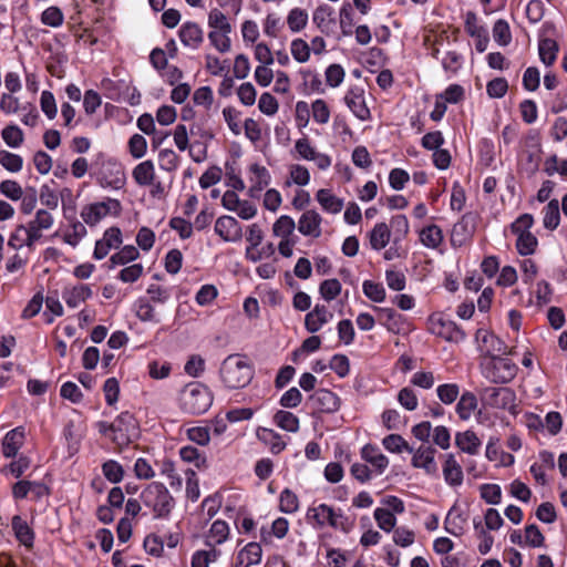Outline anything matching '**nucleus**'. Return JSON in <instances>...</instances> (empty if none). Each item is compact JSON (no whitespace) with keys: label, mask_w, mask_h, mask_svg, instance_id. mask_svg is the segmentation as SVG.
I'll use <instances>...</instances> for the list:
<instances>
[{"label":"nucleus","mask_w":567,"mask_h":567,"mask_svg":"<svg viewBox=\"0 0 567 567\" xmlns=\"http://www.w3.org/2000/svg\"><path fill=\"white\" fill-rule=\"evenodd\" d=\"M219 375L227 389H241L248 385L252 380L254 368L246 357L241 354H230L223 361Z\"/></svg>","instance_id":"1"},{"label":"nucleus","mask_w":567,"mask_h":567,"mask_svg":"<svg viewBox=\"0 0 567 567\" xmlns=\"http://www.w3.org/2000/svg\"><path fill=\"white\" fill-rule=\"evenodd\" d=\"M480 370L482 375L491 383L505 384L515 378L518 368L504 355H482Z\"/></svg>","instance_id":"2"},{"label":"nucleus","mask_w":567,"mask_h":567,"mask_svg":"<svg viewBox=\"0 0 567 567\" xmlns=\"http://www.w3.org/2000/svg\"><path fill=\"white\" fill-rule=\"evenodd\" d=\"M213 403V396L209 390L200 383H190L186 385L181 395V404L185 412L189 414H203Z\"/></svg>","instance_id":"3"},{"label":"nucleus","mask_w":567,"mask_h":567,"mask_svg":"<svg viewBox=\"0 0 567 567\" xmlns=\"http://www.w3.org/2000/svg\"><path fill=\"white\" fill-rule=\"evenodd\" d=\"M307 519L319 528L328 525L344 533H348L351 528L348 518L340 511L336 512L333 507L327 504H319L308 508Z\"/></svg>","instance_id":"4"},{"label":"nucleus","mask_w":567,"mask_h":567,"mask_svg":"<svg viewBox=\"0 0 567 567\" xmlns=\"http://www.w3.org/2000/svg\"><path fill=\"white\" fill-rule=\"evenodd\" d=\"M145 506L151 507L155 518L167 517L174 506V499L161 483H152L142 494Z\"/></svg>","instance_id":"5"},{"label":"nucleus","mask_w":567,"mask_h":567,"mask_svg":"<svg viewBox=\"0 0 567 567\" xmlns=\"http://www.w3.org/2000/svg\"><path fill=\"white\" fill-rule=\"evenodd\" d=\"M140 436V429L136 419L130 412H122L112 422L111 440L120 449L127 446Z\"/></svg>","instance_id":"6"},{"label":"nucleus","mask_w":567,"mask_h":567,"mask_svg":"<svg viewBox=\"0 0 567 567\" xmlns=\"http://www.w3.org/2000/svg\"><path fill=\"white\" fill-rule=\"evenodd\" d=\"M481 399L489 408L516 413V394L509 388L486 386L481 392Z\"/></svg>","instance_id":"7"},{"label":"nucleus","mask_w":567,"mask_h":567,"mask_svg":"<svg viewBox=\"0 0 567 567\" xmlns=\"http://www.w3.org/2000/svg\"><path fill=\"white\" fill-rule=\"evenodd\" d=\"M429 331L450 342H462L465 332L452 320L445 319L441 313H433L429 318Z\"/></svg>","instance_id":"8"},{"label":"nucleus","mask_w":567,"mask_h":567,"mask_svg":"<svg viewBox=\"0 0 567 567\" xmlns=\"http://www.w3.org/2000/svg\"><path fill=\"white\" fill-rule=\"evenodd\" d=\"M120 203L116 199L107 202L94 203L85 206L81 212V217L85 224L90 226L96 225L102 218L107 216L112 210H117Z\"/></svg>","instance_id":"9"},{"label":"nucleus","mask_w":567,"mask_h":567,"mask_svg":"<svg viewBox=\"0 0 567 567\" xmlns=\"http://www.w3.org/2000/svg\"><path fill=\"white\" fill-rule=\"evenodd\" d=\"M344 102L353 115L360 121H367L370 118L371 113L367 106L364 90L362 87H350L344 95Z\"/></svg>","instance_id":"10"},{"label":"nucleus","mask_w":567,"mask_h":567,"mask_svg":"<svg viewBox=\"0 0 567 567\" xmlns=\"http://www.w3.org/2000/svg\"><path fill=\"white\" fill-rule=\"evenodd\" d=\"M411 464L415 468H422L426 474L435 475L437 465L435 462L436 450L431 445H421L416 450L413 449Z\"/></svg>","instance_id":"11"},{"label":"nucleus","mask_w":567,"mask_h":567,"mask_svg":"<svg viewBox=\"0 0 567 567\" xmlns=\"http://www.w3.org/2000/svg\"><path fill=\"white\" fill-rule=\"evenodd\" d=\"M311 406L320 413H334L340 408L339 396L330 390L319 389L310 396Z\"/></svg>","instance_id":"12"},{"label":"nucleus","mask_w":567,"mask_h":567,"mask_svg":"<svg viewBox=\"0 0 567 567\" xmlns=\"http://www.w3.org/2000/svg\"><path fill=\"white\" fill-rule=\"evenodd\" d=\"M214 230L225 241L236 243L243 237L240 224L227 215L217 218Z\"/></svg>","instance_id":"13"},{"label":"nucleus","mask_w":567,"mask_h":567,"mask_svg":"<svg viewBox=\"0 0 567 567\" xmlns=\"http://www.w3.org/2000/svg\"><path fill=\"white\" fill-rule=\"evenodd\" d=\"M122 244V233L117 227H111L105 230L103 238L95 244L93 256L95 259H103L112 248H117Z\"/></svg>","instance_id":"14"},{"label":"nucleus","mask_w":567,"mask_h":567,"mask_svg":"<svg viewBox=\"0 0 567 567\" xmlns=\"http://www.w3.org/2000/svg\"><path fill=\"white\" fill-rule=\"evenodd\" d=\"M442 472L447 485L452 487L462 485L464 481L463 468L455 454L447 453L444 455Z\"/></svg>","instance_id":"15"},{"label":"nucleus","mask_w":567,"mask_h":567,"mask_svg":"<svg viewBox=\"0 0 567 567\" xmlns=\"http://www.w3.org/2000/svg\"><path fill=\"white\" fill-rule=\"evenodd\" d=\"M250 172V187L248 189V195L251 198H258L260 193L269 185L270 183V174L268 169L258 164H252L249 167Z\"/></svg>","instance_id":"16"},{"label":"nucleus","mask_w":567,"mask_h":567,"mask_svg":"<svg viewBox=\"0 0 567 567\" xmlns=\"http://www.w3.org/2000/svg\"><path fill=\"white\" fill-rule=\"evenodd\" d=\"M476 339L481 340L485 346V353L483 355H498L503 357L509 353L507 346L503 340L486 330H477Z\"/></svg>","instance_id":"17"},{"label":"nucleus","mask_w":567,"mask_h":567,"mask_svg":"<svg viewBox=\"0 0 567 567\" xmlns=\"http://www.w3.org/2000/svg\"><path fill=\"white\" fill-rule=\"evenodd\" d=\"M25 432L22 426L9 431L2 440V454L4 457H13L24 443Z\"/></svg>","instance_id":"18"},{"label":"nucleus","mask_w":567,"mask_h":567,"mask_svg":"<svg viewBox=\"0 0 567 567\" xmlns=\"http://www.w3.org/2000/svg\"><path fill=\"white\" fill-rule=\"evenodd\" d=\"M332 317L333 315L326 306L316 305L315 308L306 315L305 327L309 332L315 333L319 331Z\"/></svg>","instance_id":"19"},{"label":"nucleus","mask_w":567,"mask_h":567,"mask_svg":"<svg viewBox=\"0 0 567 567\" xmlns=\"http://www.w3.org/2000/svg\"><path fill=\"white\" fill-rule=\"evenodd\" d=\"M322 218L316 210L305 212L298 221V230L303 236H312L318 238L321 235Z\"/></svg>","instance_id":"20"},{"label":"nucleus","mask_w":567,"mask_h":567,"mask_svg":"<svg viewBox=\"0 0 567 567\" xmlns=\"http://www.w3.org/2000/svg\"><path fill=\"white\" fill-rule=\"evenodd\" d=\"M38 240L33 237L32 233L28 229L27 225H20L11 233L8 246L14 250L28 248L32 250Z\"/></svg>","instance_id":"21"},{"label":"nucleus","mask_w":567,"mask_h":567,"mask_svg":"<svg viewBox=\"0 0 567 567\" xmlns=\"http://www.w3.org/2000/svg\"><path fill=\"white\" fill-rule=\"evenodd\" d=\"M54 224L52 214L45 209H39L33 219L25 225L33 237L39 241L43 230H49Z\"/></svg>","instance_id":"22"},{"label":"nucleus","mask_w":567,"mask_h":567,"mask_svg":"<svg viewBox=\"0 0 567 567\" xmlns=\"http://www.w3.org/2000/svg\"><path fill=\"white\" fill-rule=\"evenodd\" d=\"M262 549L258 543L247 544L237 555L235 567H251L261 561Z\"/></svg>","instance_id":"23"},{"label":"nucleus","mask_w":567,"mask_h":567,"mask_svg":"<svg viewBox=\"0 0 567 567\" xmlns=\"http://www.w3.org/2000/svg\"><path fill=\"white\" fill-rule=\"evenodd\" d=\"M92 289L87 285H76L64 288L62 298L70 308H76L92 296Z\"/></svg>","instance_id":"24"},{"label":"nucleus","mask_w":567,"mask_h":567,"mask_svg":"<svg viewBox=\"0 0 567 567\" xmlns=\"http://www.w3.org/2000/svg\"><path fill=\"white\" fill-rule=\"evenodd\" d=\"M257 437L260 442L268 446L272 454L281 453L287 446V442L284 440L282 435L272 429H258Z\"/></svg>","instance_id":"25"},{"label":"nucleus","mask_w":567,"mask_h":567,"mask_svg":"<svg viewBox=\"0 0 567 567\" xmlns=\"http://www.w3.org/2000/svg\"><path fill=\"white\" fill-rule=\"evenodd\" d=\"M455 445L466 454L476 455L480 452L482 442L474 431L466 430L455 434Z\"/></svg>","instance_id":"26"},{"label":"nucleus","mask_w":567,"mask_h":567,"mask_svg":"<svg viewBox=\"0 0 567 567\" xmlns=\"http://www.w3.org/2000/svg\"><path fill=\"white\" fill-rule=\"evenodd\" d=\"M179 39L185 47L197 49L204 40L203 30L194 22H186L179 29Z\"/></svg>","instance_id":"27"},{"label":"nucleus","mask_w":567,"mask_h":567,"mask_svg":"<svg viewBox=\"0 0 567 567\" xmlns=\"http://www.w3.org/2000/svg\"><path fill=\"white\" fill-rule=\"evenodd\" d=\"M132 176L138 186H151L155 181V166L151 159H146L137 164L133 171Z\"/></svg>","instance_id":"28"},{"label":"nucleus","mask_w":567,"mask_h":567,"mask_svg":"<svg viewBox=\"0 0 567 567\" xmlns=\"http://www.w3.org/2000/svg\"><path fill=\"white\" fill-rule=\"evenodd\" d=\"M361 456L375 468L377 474H382L389 465L388 457L378 447L372 445H365L361 450Z\"/></svg>","instance_id":"29"},{"label":"nucleus","mask_w":567,"mask_h":567,"mask_svg":"<svg viewBox=\"0 0 567 567\" xmlns=\"http://www.w3.org/2000/svg\"><path fill=\"white\" fill-rule=\"evenodd\" d=\"M478 402L476 395L471 391H465L461 394L455 411L462 421H467L472 417L477 409Z\"/></svg>","instance_id":"30"},{"label":"nucleus","mask_w":567,"mask_h":567,"mask_svg":"<svg viewBox=\"0 0 567 567\" xmlns=\"http://www.w3.org/2000/svg\"><path fill=\"white\" fill-rule=\"evenodd\" d=\"M391 238L390 227L385 223H378L370 231L369 239L372 249L381 250L386 247Z\"/></svg>","instance_id":"31"},{"label":"nucleus","mask_w":567,"mask_h":567,"mask_svg":"<svg viewBox=\"0 0 567 567\" xmlns=\"http://www.w3.org/2000/svg\"><path fill=\"white\" fill-rule=\"evenodd\" d=\"M316 198L321 207L330 214H338L343 208V200L334 196L329 189H319Z\"/></svg>","instance_id":"32"},{"label":"nucleus","mask_w":567,"mask_h":567,"mask_svg":"<svg viewBox=\"0 0 567 567\" xmlns=\"http://www.w3.org/2000/svg\"><path fill=\"white\" fill-rule=\"evenodd\" d=\"M11 524L17 539L24 546L31 547L33 545L34 534L28 523L19 515H16L12 517Z\"/></svg>","instance_id":"33"},{"label":"nucleus","mask_w":567,"mask_h":567,"mask_svg":"<svg viewBox=\"0 0 567 567\" xmlns=\"http://www.w3.org/2000/svg\"><path fill=\"white\" fill-rule=\"evenodd\" d=\"M274 423L284 431L297 433L300 427L299 419L291 412L279 410L274 415Z\"/></svg>","instance_id":"34"},{"label":"nucleus","mask_w":567,"mask_h":567,"mask_svg":"<svg viewBox=\"0 0 567 567\" xmlns=\"http://www.w3.org/2000/svg\"><path fill=\"white\" fill-rule=\"evenodd\" d=\"M421 243L427 248H437L443 241V234L439 226L430 225L420 233Z\"/></svg>","instance_id":"35"},{"label":"nucleus","mask_w":567,"mask_h":567,"mask_svg":"<svg viewBox=\"0 0 567 567\" xmlns=\"http://www.w3.org/2000/svg\"><path fill=\"white\" fill-rule=\"evenodd\" d=\"M538 52L542 62L545 65L549 66L556 60L558 45L555 40L546 38L539 41Z\"/></svg>","instance_id":"36"},{"label":"nucleus","mask_w":567,"mask_h":567,"mask_svg":"<svg viewBox=\"0 0 567 567\" xmlns=\"http://www.w3.org/2000/svg\"><path fill=\"white\" fill-rule=\"evenodd\" d=\"M559 221V204L557 199H553L544 208L543 224L545 228L554 230L558 227Z\"/></svg>","instance_id":"37"},{"label":"nucleus","mask_w":567,"mask_h":567,"mask_svg":"<svg viewBox=\"0 0 567 567\" xmlns=\"http://www.w3.org/2000/svg\"><path fill=\"white\" fill-rule=\"evenodd\" d=\"M229 535V527L224 520H215L212 524L209 533L207 535V542L209 545H219L224 543Z\"/></svg>","instance_id":"38"},{"label":"nucleus","mask_w":567,"mask_h":567,"mask_svg":"<svg viewBox=\"0 0 567 567\" xmlns=\"http://www.w3.org/2000/svg\"><path fill=\"white\" fill-rule=\"evenodd\" d=\"M439 400L446 405L454 403L460 396V386L456 383H443L436 388Z\"/></svg>","instance_id":"39"},{"label":"nucleus","mask_w":567,"mask_h":567,"mask_svg":"<svg viewBox=\"0 0 567 567\" xmlns=\"http://www.w3.org/2000/svg\"><path fill=\"white\" fill-rule=\"evenodd\" d=\"M537 246V238L530 233L517 234L516 248L519 255L528 256L534 254Z\"/></svg>","instance_id":"40"},{"label":"nucleus","mask_w":567,"mask_h":567,"mask_svg":"<svg viewBox=\"0 0 567 567\" xmlns=\"http://www.w3.org/2000/svg\"><path fill=\"white\" fill-rule=\"evenodd\" d=\"M140 256V252L137 248H135L132 245L123 247L118 252L114 254L110 258L111 266H123L127 262H131L135 259H137Z\"/></svg>","instance_id":"41"},{"label":"nucleus","mask_w":567,"mask_h":567,"mask_svg":"<svg viewBox=\"0 0 567 567\" xmlns=\"http://www.w3.org/2000/svg\"><path fill=\"white\" fill-rule=\"evenodd\" d=\"M383 446L392 453H401L402 451H406L409 453L413 452V447H411L408 442L399 434H390L382 440Z\"/></svg>","instance_id":"42"},{"label":"nucleus","mask_w":567,"mask_h":567,"mask_svg":"<svg viewBox=\"0 0 567 567\" xmlns=\"http://www.w3.org/2000/svg\"><path fill=\"white\" fill-rule=\"evenodd\" d=\"M312 20L322 32H328L333 22L331 8L328 6L319 7L313 12Z\"/></svg>","instance_id":"43"},{"label":"nucleus","mask_w":567,"mask_h":567,"mask_svg":"<svg viewBox=\"0 0 567 567\" xmlns=\"http://www.w3.org/2000/svg\"><path fill=\"white\" fill-rule=\"evenodd\" d=\"M0 164L11 173H18L22 169L23 159L20 155L9 151H0Z\"/></svg>","instance_id":"44"},{"label":"nucleus","mask_w":567,"mask_h":567,"mask_svg":"<svg viewBox=\"0 0 567 567\" xmlns=\"http://www.w3.org/2000/svg\"><path fill=\"white\" fill-rule=\"evenodd\" d=\"M208 25L213 31L231 32V25L227 17L216 8L210 10L208 14Z\"/></svg>","instance_id":"45"},{"label":"nucleus","mask_w":567,"mask_h":567,"mask_svg":"<svg viewBox=\"0 0 567 567\" xmlns=\"http://www.w3.org/2000/svg\"><path fill=\"white\" fill-rule=\"evenodd\" d=\"M296 227L295 220L289 216H280L272 226V233L282 239L288 238Z\"/></svg>","instance_id":"46"},{"label":"nucleus","mask_w":567,"mask_h":567,"mask_svg":"<svg viewBox=\"0 0 567 567\" xmlns=\"http://www.w3.org/2000/svg\"><path fill=\"white\" fill-rule=\"evenodd\" d=\"M462 515L452 508L444 520V528L447 533L454 536H458L463 532L462 523H464Z\"/></svg>","instance_id":"47"},{"label":"nucleus","mask_w":567,"mask_h":567,"mask_svg":"<svg viewBox=\"0 0 567 567\" xmlns=\"http://www.w3.org/2000/svg\"><path fill=\"white\" fill-rule=\"evenodd\" d=\"M362 289L365 297L374 302H382L385 299V289L379 282L365 280L362 285Z\"/></svg>","instance_id":"48"},{"label":"nucleus","mask_w":567,"mask_h":567,"mask_svg":"<svg viewBox=\"0 0 567 567\" xmlns=\"http://www.w3.org/2000/svg\"><path fill=\"white\" fill-rule=\"evenodd\" d=\"M1 136L6 144L10 147H19L23 143V132L17 125H8L2 132Z\"/></svg>","instance_id":"49"},{"label":"nucleus","mask_w":567,"mask_h":567,"mask_svg":"<svg viewBox=\"0 0 567 567\" xmlns=\"http://www.w3.org/2000/svg\"><path fill=\"white\" fill-rule=\"evenodd\" d=\"M291 55L299 63H305L310 59V45L302 39H295L290 45Z\"/></svg>","instance_id":"50"},{"label":"nucleus","mask_w":567,"mask_h":567,"mask_svg":"<svg viewBox=\"0 0 567 567\" xmlns=\"http://www.w3.org/2000/svg\"><path fill=\"white\" fill-rule=\"evenodd\" d=\"M319 292L326 301H331L340 295L341 284L338 279H326L320 284Z\"/></svg>","instance_id":"51"},{"label":"nucleus","mask_w":567,"mask_h":567,"mask_svg":"<svg viewBox=\"0 0 567 567\" xmlns=\"http://www.w3.org/2000/svg\"><path fill=\"white\" fill-rule=\"evenodd\" d=\"M374 518L378 526L386 533L391 532L396 524L393 513L385 508H377L374 511Z\"/></svg>","instance_id":"52"},{"label":"nucleus","mask_w":567,"mask_h":567,"mask_svg":"<svg viewBox=\"0 0 567 567\" xmlns=\"http://www.w3.org/2000/svg\"><path fill=\"white\" fill-rule=\"evenodd\" d=\"M279 507L281 512L287 514L297 512L299 508L297 495L288 488L282 491L279 497Z\"/></svg>","instance_id":"53"},{"label":"nucleus","mask_w":567,"mask_h":567,"mask_svg":"<svg viewBox=\"0 0 567 567\" xmlns=\"http://www.w3.org/2000/svg\"><path fill=\"white\" fill-rule=\"evenodd\" d=\"M158 162L163 171L174 172L178 167V155L171 148H164L158 153Z\"/></svg>","instance_id":"54"},{"label":"nucleus","mask_w":567,"mask_h":567,"mask_svg":"<svg viewBox=\"0 0 567 567\" xmlns=\"http://www.w3.org/2000/svg\"><path fill=\"white\" fill-rule=\"evenodd\" d=\"M308 21V14L299 8L292 9L287 18L288 27L291 31L298 32L303 29Z\"/></svg>","instance_id":"55"},{"label":"nucleus","mask_w":567,"mask_h":567,"mask_svg":"<svg viewBox=\"0 0 567 567\" xmlns=\"http://www.w3.org/2000/svg\"><path fill=\"white\" fill-rule=\"evenodd\" d=\"M493 38L499 45H507L511 40L509 25L505 20H497L493 27Z\"/></svg>","instance_id":"56"},{"label":"nucleus","mask_w":567,"mask_h":567,"mask_svg":"<svg viewBox=\"0 0 567 567\" xmlns=\"http://www.w3.org/2000/svg\"><path fill=\"white\" fill-rule=\"evenodd\" d=\"M104 476L112 483H118L123 480L124 470L116 461L110 460L102 465Z\"/></svg>","instance_id":"57"},{"label":"nucleus","mask_w":567,"mask_h":567,"mask_svg":"<svg viewBox=\"0 0 567 567\" xmlns=\"http://www.w3.org/2000/svg\"><path fill=\"white\" fill-rule=\"evenodd\" d=\"M0 193L11 200H20L23 189L18 182L6 179L0 183Z\"/></svg>","instance_id":"58"},{"label":"nucleus","mask_w":567,"mask_h":567,"mask_svg":"<svg viewBox=\"0 0 567 567\" xmlns=\"http://www.w3.org/2000/svg\"><path fill=\"white\" fill-rule=\"evenodd\" d=\"M481 497L492 505H497L501 502L502 489L497 484H483L480 486Z\"/></svg>","instance_id":"59"},{"label":"nucleus","mask_w":567,"mask_h":567,"mask_svg":"<svg viewBox=\"0 0 567 567\" xmlns=\"http://www.w3.org/2000/svg\"><path fill=\"white\" fill-rule=\"evenodd\" d=\"M230 32L224 31H210L208 33V39L210 43L218 50L220 53H226L230 50Z\"/></svg>","instance_id":"60"},{"label":"nucleus","mask_w":567,"mask_h":567,"mask_svg":"<svg viewBox=\"0 0 567 567\" xmlns=\"http://www.w3.org/2000/svg\"><path fill=\"white\" fill-rule=\"evenodd\" d=\"M275 254V246L274 244H268L261 248L258 247H247L245 251V257L251 261L257 262L261 260L262 258L271 257Z\"/></svg>","instance_id":"61"},{"label":"nucleus","mask_w":567,"mask_h":567,"mask_svg":"<svg viewBox=\"0 0 567 567\" xmlns=\"http://www.w3.org/2000/svg\"><path fill=\"white\" fill-rule=\"evenodd\" d=\"M63 13L58 7H49L42 12L41 21L43 24L58 28L63 23Z\"/></svg>","instance_id":"62"},{"label":"nucleus","mask_w":567,"mask_h":567,"mask_svg":"<svg viewBox=\"0 0 567 567\" xmlns=\"http://www.w3.org/2000/svg\"><path fill=\"white\" fill-rule=\"evenodd\" d=\"M508 90V83L504 78H496L486 85L487 95L492 99L503 97Z\"/></svg>","instance_id":"63"},{"label":"nucleus","mask_w":567,"mask_h":567,"mask_svg":"<svg viewBox=\"0 0 567 567\" xmlns=\"http://www.w3.org/2000/svg\"><path fill=\"white\" fill-rule=\"evenodd\" d=\"M85 235V226L80 221H75L72 224L71 229L64 234L63 239L70 246L75 247Z\"/></svg>","instance_id":"64"}]
</instances>
